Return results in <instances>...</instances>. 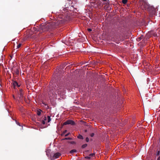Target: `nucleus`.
<instances>
[{"label": "nucleus", "mask_w": 160, "mask_h": 160, "mask_svg": "<svg viewBox=\"0 0 160 160\" xmlns=\"http://www.w3.org/2000/svg\"><path fill=\"white\" fill-rule=\"evenodd\" d=\"M56 85L50 86L48 95L53 98H56L57 94L60 96H63L65 94L64 86L62 83H57Z\"/></svg>", "instance_id": "1"}, {"label": "nucleus", "mask_w": 160, "mask_h": 160, "mask_svg": "<svg viewBox=\"0 0 160 160\" xmlns=\"http://www.w3.org/2000/svg\"><path fill=\"white\" fill-rule=\"evenodd\" d=\"M64 22L62 19L58 20L55 22H46L41 24V30L42 29L43 32L48 30L49 29L54 28L56 26Z\"/></svg>", "instance_id": "2"}, {"label": "nucleus", "mask_w": 160, "mask_h": 160, "mask_svg": "<svg viewBox=\"0 0 160 160\" xmlns=\"http://www.w3.org/2000/svg\"><path fill=\"white\" fill-rule=\"evenodd\" d=\"M51 120V119L50 116H44L42 118V124L43 125H41V128H43L47 127L48 125L46 123V122L47 121L48 122H49Z\"/></svg>", "instance_id": "3"}, {"label": "nucleus", "mask_w": 160, "mask_h": 160, "mask_svg": "<svg viewBox=\"0 0 160 160\" xmlns=\"http://www.w3.org/2000/svg\"><path fill=\"white\" fill-rule=\"evenodd\" d=\"M68 124H71L72 125H74L75 124V123L74 121L72 120H68L63 124V125H65Z\"/></svg>", "instance_id": "4"}, {"label": "nucleus", "mask_w": 160, "mask_h": 160, "mask_svg": "<svg viewBox=\"0 0 160 160\" xmlns=\"http://www.w3.org/2000/svg\"><path fill=\"white\" fill-rule=\"evenodd\" d=\"M142 5L141 6L142 8H144L145 10L147 9L148 8V4L145 2H142Z\"/></svg>", "instance_id": "5"}, {"label": "nucleus", "mask_w": 160, "mask_h": 160, "mask_svg": "<svg viewBox=\"0 0 160 160\" xmlns=\"http://www.w3.org/2000/svg\"><path fill=\"white\" fill-rule=\"evenodd\" d=\"M12 72L13 73H15L17 75L19 73V71L18 68H12Z\"/></svg>", "instance_id": "6"}, {"label": "nucleus", "mask_w": 160, "mask_h": 160, "mask_svg": "<svg viewBox=\"0 0 160 160\" xmlns=\"http://www.w3.org/2000/svg\"><path fill=\"white\" fill-rule=\"evenodd\" d=\"M46 155L48 157H51L52 155L51 154V150L50 149H48L46 151Z\"/></svg>", "instance_id": "7"}, {"label": "nucleus", "mask_w": 160, "mask_h": 160, "mask_svg": "<svg viewBox=\"0 0 160 160\" xmlns=\"http://www.w3.org/2000/svg\"><path fill=\"white\" fill-rule=\"evenodd\" d=\"M61 155V154L59 152H57L53 155V157L55 158H58Z\"/></svg>", "instance_id": "8"}, {"label": "nucleus", "mask_w": 160, "mask_h": 160, "mask_svg": "<svg viewBox=\"0 0 160 160\" xmlns=\"http://www.w3.org/2000/svg\"><path fill=\"white\" fill-rule=\"evenodd\" d=\"M19 95H20V98H21L23 97V90L20 89L19 90Z\"/></svg>", "instance_id": "9"}, {"label": "nucleus", "mask_w": 160, "mask_h": 160, "mask_svg": "<svg viewBox=\"0 0 160 160\" xmlns=\"http://www.w3.org/2000/svg\"><path fill=\"white\" fill-rule=\"evenodd\" d=\"M32 33V32H31V33L30 34V35L29 34H28L27 33V34L26 35V37H25V39H28V38H29L31 37V34Z\"/></svg>", "instance_id": "10"}, {"label": "nucleus", "mask_w": 160, "mask_h": 160, "mask_svg": "<svg viewBox=\"0 0 160 160\" xmlns=\"http://www.w3.org/2000/svg\"><path fill=\"white\" fill-rule=\"evenodd\" d=\"M36 125L38 127V129L39 130H40V124L39 122H36Z\"/></svg>", "instance_id": "11"}, {"label": "nucleus", "mask_w": 160, "mask_h": 160, "mask_svg": "<svg viewBox=\"0 0 160 160\" xmlns=\"http://www.w3.org/2000/svg\"><path fill=\"white\" fill-rule=\"evenodd\" d=\"M13 85L14 87H15L16 86H17L19 87L20 86L19 85H18V82L16 81H14L13 83Z\"/></svg>", "instance_id": "12"}, {"label": "nucleus", "mask_w": 160, "mask_h": 160, "mask_svg": "<svg viewBox=\"0 0 160 160\" xmlns=\"http://www.w3.org/2000/svg\"><path fill=\"white\" fill-rule=\"evenodd\" d=\"M78 138L79 139H83V136L82 135L80 134H79L78 136Z\"/></svg>", "instance_id": "13"}, {"label": "nucleus", "mask_w": 160, "mask_h": 160, "mask_svg": "<svg viewBox=\"0 0 160 160\" xmlns=\"http://www.w3.org/2000/svg\"><path fill=\"white\" fill-rule=\"evenodd\" d=\"M76 152H77L76 150L75 149H73V150H71L70 151V153L71 154H72L73 153Z\"/></svg>", "instance_id": "14"}, {"label": "nucleus", "mask_w": 160, "mask_h": 160, "mask_svg": "<svg viewBox=\"0 0 160 160\" xmlns=\"http://www.w3.org/2000/svg\"><path fill=\"white\" fill-rule=\"evenodd\" d=\"M87 146V144H85L82 145V148H85V147H86Z\"/></svg>", "instance_id": "15"}, {"label": "nucleus", "mask_w": 160, "mask_h": 160, "mask_svg": "<svg viewBox=\"0 0 160 160\" xmlns=\"http://www.w3.org/2000/svg\"><path fill=\"white\" fill-rule=\"evenodd\" d=\"M95 154L94 153H91L90 154H89V156H90L91 158L92 157H93L94 156H95Z\"/></svg>", "instance_id": "16"}, {"label": "nucleus", "mask_w": 160, "mask_h": 160, "mask_svg": "<svg viewBox=\"0 0 160 160\" xmlns=\"http://www.w3.org/2000/svg\"><path fill=\"white\" fill-rule=\"evenodd\" d=\"M122 2L124 4H126L127 2V0H122Z\"/></svg>", "instance_id": "17"}, {"label": "nucleus", "mask_w": 160, "mask_h": 160, "mask_svg": "<svg viewBox=\"0 0 160 160\" xmlns=\"http://www.w3.org/2000/svg\"><path fill=\"white\" fill-rule=\"evenodd\" d=\"M40 110V109H39V110H37V114L38 116L40 115V111H39Z\"/></svg>", "instance_id": "18"}, {"label": "nucleus", "mask_w": 160, "mask_h": 160, "mask_svg": "<svg viewBox=\"0 0 160 160\" xmlns=\"http://www.w3.org/2000/svg\"><path fill=\"white\" fill-rule=\"evenodd\" d=\"M21 46V44L19 43L18 45L17 46V48H19Z\"/></svg>", "instance_id": "19"}, {"label": "nucleus", "mask_w": 160, "mask_h": 160, "mask_svg": "<svg viewBox=\"0 0 160 160\" xmlns=\"http://www.w3.org/2000/svg\"><path fill=\"white\" fill-rule=\"evenodd\" d=\"M86 159H89L91 158V157L89 156H86L85 158Z\"/></svg>", "instance_id": "20"}, {"label": "nucleus", "mask_w": 160, "mask_h": 160, "mask_svg": "<svg viewBox=\"0 0 160 160\" xmlns=\"http://www.w3.org/2000/svg\"><path fill=\"white\" fill-rule=\"evenodd\" d=\"M86 141L87 142H88L89 141V139L88 137L86 138Z\"/></svg>", "instance_id": "21"}, {"label": "nucleus", "mask_w": 160, "mask_h": 160, "mask_svg": "<svg viewBox=\"0 0 160 160\" xmlns=\"http://www.w3.org/2000/svg\"><path fill=\"white\" fill-rule=\"evenodd\" d=\"M71 139L70 138H66L64 139L65 140H71Z\"/></svg>", "instance_id": "22"}, {"label": "nucleus", "mask_w": 160, "mask_h": 160, "mask_svg": "<svg viewBox=\"0 0 160 160\" xmlns=\"http://www.w3.org/2000/svg\"><path fill=\"white\" fill-rule=\"evenodd\" d=\"M143 38V36H141L139 38V39L140 40H141Z\"/></svg>", "instance_id": "23"}, {"label": "nucleus", "mask_w": 160, "mask_h": 160, "mask_svg": "<svg viewBox=\"0 0 160 160\" xmlns=\"http://www.w3.org/2000/svg\"><path fill=\"white\" fill-rule=\"evenodd\" d=\"M94 133H91V134H90V136H91V137H93V136H94Z\"/></svg>", "instance_id": "24"}, {"label": "nucleus", "mask_w": 160, "mask_h": 160, "mask_svg": "<svg viewBox=\"0 0 160 160\" xmlns=\"http://www.w3.org/2000/svg\"><path fill=\"white\" fill-rule=\"evenodd\" d=\"M88 32H90L92 31V29L91 28H88Z\"/></svg>", "instance_id": "25"}, {"label": "nucleus", "mask_w": 160, "mask_h": 160, "mask_svg": "<svg viewBox=\"0 0 160 160\" xmlns=\"http://www.w3.org/2000/svg\"><path fill=\"white\" fill-rule=\"evenodd\" d=\"M160 151H158L157 153V155H158V156L159 155V154H160Z\"/></svg>", "instance_id": "26"}, {"label": "nucleus", "mask_w": 160, "mask_h": 160, "mask_svg": "<svg viewBox=\"0 0 160 160\" xmlns=\"http://www.w3.org/2000/svg\"><path fill=\"white\" fill-rule=\"evenodd\" d=\"M16 123L18 124V125H19V126H20V123H19V122H16Z\"/></svg>", "instance_id": "27"}, {"label": "nucleus", "mask_w": 160, "mask_h": 160, "mask_svg": "<svg viewBox=\"0 0 160 160\" xmlns=\"http://www.w3.org/2000/svg\"><path fill=\"white\" fill-rule=\"evenodd\" d=\"M69 133H67V134H66L65 135V137H67V136H68V135H69Z\"/></svg>", "instance_id": "28"}, {"label": "nucleus", "mask_w": 160, "mask_h": 160, "mask_svg": "<svg viewBox=\"0 0 160 160\" xmlns=\"http://www.w3.org/2000/svg\"><path fill=\"white\" fill-rule=\"evenodd\" d=\"M67 132V130H65V131H64L63 132V134H64L65 133H66Z\"/></svg>", "instance_id": "29"}, {"label": "nucleus", "mask_w": 160, "mask_h": 160, "mask_svg": "<svg viewBox=\"0 0 160 160\" xmlns=\"http://www.w3.org/2000/svg\"><path fill=\"white\" fill-rule=\"evenodd\" d=\"M158 160H160V156L158 158Z\"/></svg>", "instance_id": "30"}, {"label": "nucleus", "mask_w": 160, "mask_h": 160, "mask_svg": "<svg viewBox=\"0 0 160 160\" xmlns=\"http://www.w3.org/2000/svg\"><path fill=\"white\" fill-rule=\"evenodd\" d=\"M88 151H85V152H84V153H86V152H88Z\"/></svg>", "instance_id": "31"}, {"label": "nucleus", "mask_w": 160, "mask_h": 160, "mask_svg": "<svg viewBox=\"0 0 160 160\" xmlns=\"http://www.w3.org/2000/svg\"><path fill=\"white\" fill-rule=\"evenodd\" d=\"M85 132H87V130H85Z\"/></svg>", "instance_id": "32"}, {"label": "nucleus", "mask_w": 160, "mask_h": 160, "mask_svg": "<svg viewBox=\"0 0 160 160\" xmlns=\"http://www.w3.org/2000/svg\"><path fill=\"white\" fill-rule=\"evenodd\" d=\"M40 111H41V112H42V111L41 110Z\"/></svg>", "instance_id": "33"}, {"label": "nucleus", "mask_w": 160, "mask_h": 160, "mask_svg": "<svg viewBox=\"0 0 160 160\" xmlns=\"http://www.w3.org/2000/svg\"><path fill=\"white\" fill-rule=\"evenodd\" d=\"M13 97L14 98V96H13Z\"/></svg>", "instance_id": "34"}]
</instances>
